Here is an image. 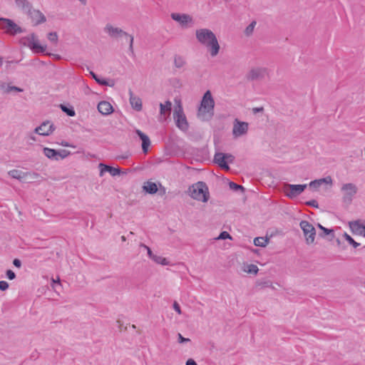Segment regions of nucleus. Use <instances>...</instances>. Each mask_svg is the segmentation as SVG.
I'll list each match as a JSON object with an SVG mask.
<instances>
[{"label": "nucleus", "mask_w": 365, "mask_h": 365, "mask_svg": "<svg viewBox=\"0 0 365 365\" xmlns=\"http://www.w3.org/2000/svg\"><path fill=\"white\" fill-rule=\"evenodd\" d=\"M198 42L205 46L212 57L216 56L220 51V46L215 34L208 29H200L195 31Z\"/></svg>", "instance_id": "nucleus-1"}, {"label": "nucleus", "mask_w": 365, "mask_h": 365, "mask_svg": "<svg viewBox=\"0 0 365 365\" xmlns=\"http://www.w3.org/2000/svg\"><path fill=\"white\" fill-rule=\"evenodd\" d=\"M215 101L211 92L207 91L201 101V105L198 110V117L205 120L212 118L214 114Z\"/></svg>", "instance_id": "nucleus-2"}, {"label": "nucleus", "mask_w": 365, "mask_h": 365, "mask_svg": "<svg viewBox=\"0 0 365 365\" xmlns=\"http://www.w3.org/2000/svg\"><path fill=\"white\" fill-rule=\"evenodd\" d=\"M192 198L198 201L207 202L209 199L208 188L205 182H198L189 189Z\"/></svg>", "instance_id": "nucleus-3"}, {"label": "nucleus", "mask_w": 365, "mask_h": 365, "mask_svg": "<svg viewBox=\"0 0 365 365\" xmlns=\"http://www.w3.org/2000/svg\"><path fill=\"white\" fill-rule=\"evenodd\" d=\"M104 31L108 34L111 38H118L121 36L126 37L129 41V51L133 55V41L134 38L133 36L129 35L125 31H123L121 29L118 27H114L111 24H106L104 28Z\"/></svg>", "instance_id": "nucleus-4"}, {"label": "nucleus", "mask_w": 365, "mask_h": 365, "mask_svg": "<svg viewBox=\"0 0 365 365\" xmlns=\"http://www.w3.org/2000/svg\"><path fill=\"white\" fill-rule=\"evenodd\" d=\"M341 191L342 202L346 205H350L358 192V188L355 184L349 182L342 185Z\"/></svg>", "instance_id": "nucleus-5"}, {"label": "nucleus", "mask_w": 365, "mask_h": 365, "mask_svg": "<svg viewBox=\"0 0 365 365\" xmlns=\"http://www.w3.org/2000/svg\"><path fill=\"white\" fill-rule=\"evenodd\" d=\"M0 26L6 33L11 35L21 34L24 30L9 19L0 18Z\"/></svg>", "instance_id": "nucleus-6"}, {"label": "nucleus", "mask_w": 365, "mask_h": 365, "mask_svg": "<svg viewBox=\"0 0 365 365\" xmlns=\"http://www.w3.org/2000/svg\"><path fill=\"white\" fill-rule=\"evenodd\" d=\"M299 226L303 231L307 244L310 245L314 242L316 230L314 226L308 221L302 220Z\"/></svg>", "instance_id": "nucleus-7"}, {"label": "nucleus", "mask_w": 365, "mask_h": 365, "mask_svg": "<svg viewBox=\"0 0 365 365\" xmlns=\"http://www.w3.org/2000/svg\"><path fill=\"white\" fill-rule=\"evenodd\" d=\"M173 118L175 120L176 126L182 131L188 130L189 125L186 117L183 113L182 106L180 105L175 108L173 113Z\"/></svg>", "instance_id": "nucleus-8"}, {"label": "nucleus", "mask_w": 365, "mask_h": 365, "mask_svg": "<svg viewBox=\"0 0 365 365\" xmlns=\"http://www.w3.org/2000/svg\"><path fill=\"white\" fill-rule=\"evenodd\" d=\"M307 185H292L284 183L283 185V191L286 196L290 199H293L299 195L306 189Z\"/></svg>", "instance_id": "nucleus-9"}, {"label": "nucleus", "mask_w": 365, "mask_h": 365, "mask_svg": "<svg viewBox=\"0 0 365 365\" xmlns=\"http://www.w3.org/2000/svg\"><path fill=\"white\" fill-rule=\"evenodd\" d=\"M249 129V124L246 122H242L238 119H235L233 123L232 135L235 138H237L247 133Z\"/></svg>", "instance_id": "nucleus-10"}, {"label": "nucleus", "mask_w": 365, "mask_h": 365, "mask_svg": "<svg viewBox=\"0 0 365 365\" xmlns=\"http://www.w3.org/2000/svg\"><path fill=\"white\" fill-rule=\"evenodd\" d=\"M55 130L54 125L50 121L47 120L43 122L39 126L36 127L34 133L43 136H48L51 135Z\"/></svg>", "instance_id": "nucleus-11"}, {"label": "nucleus", "mask_w": 365, "mask_h": 365, "mask_svg": "<svg viewBox=\"0 0 365 365\" xmlns=\"http://www.w3.org/2000/svg\"><path fill=\"white\" fill-rule=\"evenodd\" d=\"M170 16L182 27H186L189 23H192V18L186 14L172 13Z\"/></svg>", "instance_id": "nucleus-12"}, {"label": "nucleus", "mask_w": 365, "mask_h": 365, "mask_svg": "<svg viewBox=\"0 0 365 365\" xmlns=\"http://www.w3.org/2000/svg\"><path fill=\"white\" fill-rule=\"evenodd\" d=\"M267 73L266 68L257 67L252 68L247 75V78L250 81L262 79Z\"/></svg>", "instance_id": "nucleus-13"}, {"label": "nucleus", "mask_w": 365, "mask_h": 365, "mask_svg": "<svg viewBox=\"0 0 365 365\" xmlns=\"http://www.w3.org/2000/svg\"><path fill=\"white\" fill-rule=\"evenodd\" d=\"M26 14L31 19L34 25H38L46 20L45 16L39 10L33 8Z\"/></svg>", "instance_id": "nucleus-14"}, {"label": "nucleus", "mask_w": 365, "mask_h": 365, "mask_svg": "<svg viewBox=\"0 0 365 365\" xmlns=\"http://www.w3.org/2000/svg\"><path fill=\"white\" fill-rule=\"evenodd\" d=\"M29 41V46L38 53H44L46 51V46H41L38 41L36 39V36L34 34H32L29 37L27 38Z\"/></svg>", "instance_id": "nucleus-15"}, {"label": "nucleus", "mask_w": 365, "mask_h": 365, "mask_svg": "<svg viewBox=\"0 0 365 365\" xmlns=\"http://www.w3.org/2000/svg\"><path fill=\"white\" fill-rule=\"evenodd\" d=\"M214 162L225 170H229L230 169L227 162L226 161V154L225 153H216L214 156Z\"/></svg>", "instance_id": "nucleus-16"}, {"label": "nucleus", "mask_w": 365, "mask_h": 365, "mask_svg": "<svg viewBox=\"0 0 365 365\" xmlns=\"http://www.w3.org/2000/svg\"><path fill=\"white\" fill-rule=\"evenodd\" d=\"M128 93L130 96V103L132 108L137 111H140L143 108L141 99L139 97L135 96L130 89Z\"/></svg>", "instance_id": "nucleus-17"}, {"label": "nucleus", "mask_w": 365, "mask_h": 365, "mask_svg": "<svg viewBox=\"0 0 365 365\" xmlns=\"http://www.w3.org/2000/svg\"><path fill=\"white\" fill-rule=\"evenodd\" d=\"M98 111L104 115H109L113 112V108L112 105L108 101H101L98 104Z\"/></svg>", "instance_id": "nucleus-18"}, {"label": "nucleus", "mask_w": 365, "mask_h": 365, "mask_svg": "<svg viewBox=\"0 0 365 365\" xmlns=\"http://www.w3.org/2000/svg\"><path fill=\"white\" fill-rule=\"evenodd\" d=\"M135 133L138 135V136L140 138V140H142V149H143V153H147L148 150V148L150 145V140L149 137L140 130H136Z\"/></svg>", "instance_id": "nucleus-19"}, {"label": "nucleus", "mask_w": 365, "mask_h": 365, "mask_svg": "<svg viewBox=\"0 0 365 365\" xmlns=\"http://www.w3.org/2000/svg\"><path fill=\"white\" fill-rule=\"evenodd\" d=\"M100 168V176H103L105 172H108L112 176H115L120 173V170L118 168H115L109 165H106L103 163L99 164Z\"/></svg>", "instance_id": "nucleus-20"}, {"label": "nucleus", "mask_w": 365, "mask_h": 365, "mask_svg": "<svg viewBox=\"0 0 365 365\" xmlns=\"http://www.w3.org/2000/svg\"><path fill=\"white\" fill-rule=\"evenodd\" d=\"M349 227L353 232L365 237V225L361 224L359 221L356 220L350 222Z\"/></svg>", "instance_id": "nucleus-21"}, {"label": "nucleus", "mask_w": 365, "mask_h": 365, "mask_svg": "<svg viewBox=\"0 0 365 365\" xmlns=\"http://www.w3.org/2000/svg\"><path fill=\"white\" fill-rule=\"evenodd\" d=\"M15 3L16 6L26 14L33 8L31 3L28 0H15Z\"/></svg>", "instance_id": "nucleus-22"}, {"label": "nucleus", "mask_w": 365, "mask_h": 365, "mask_svg": "<svg viewBox=\"0 0 365 365\" xmlns=\"http://www.w3.org/2000/svg\"><path fill=\"white\" fill-rule=\"evenodd\" d=\"M0 90L4 93H9L12 91H16V92H22L23 89H21L19 87L11 86L9 84H6L4 82H0Z\"/></svg>", "instance_id": "nucleus-23"}, {"label": "nucleus", "mask_w": 365, "mask_h": 365, "mask_svg": "<svg viewBox=\"0 0 365 365\" xmlns=\"http://www.w3.org/2000/svg\"><path fill=\"white\" fill-rule=\"evenodd\" d=\"M143 188L146 192L152 195L156 193L158 191L156 183L150 181L145 182Z\"/></svg>", "instance_id": "nucleus-24"}, {"label": "nucleus", "mask_w": 365, "mask_h": 365, "mask_svg": "<svg viewBox=\"0 0 365 365\" xmlns=\"http://www.w3.org/2000/svg\"><path fill=\"white\" fill-rule=\"evenodd\" d=\"M57 151L56 150L49 148H44L43 150V154L49 159L57 160Z\"/></svg>", "instance_id": "nucleus-25"}, {"label": "nucleus", "mask_w": 365, "mask_h": 365, "mask_svg": "<svg viewBox=\"0 0 365 365\" xmlns=\"http://www.w3.org/2000/svg\"><path fill=\"white\" fill-rule=\"evenodd\" d=\"M9 175L12 178L21 180L26 176V174L19 170H12L9 172Z\"/></svg>", "instance_id": "nucleus-26"}, {"label": "nucleus", "mask_w": 365, "mask_h": 365, "mask_svg": "<svg viewBox=\"0 0 365 365\" xmlns=\"http://www.w3.org/2000/svg\"><path fill=\"white\" fill-rule=\"evenodd\" d=\"M185 63L186 61L184 57L180 55H175L174 56V65L176 68H182L185 65Z\"/></svg>", "instance_id": "nucleus-27"}, {"label": "nucleus", "mask_w": 365, "mask_h": 365, "mask_svg": "<svg viewBox=\"0 0 365 365\" xmlns=\"http://www.w3.org/2000/svg\"><path fill=\"white\" fill-rule=\"evenodd\" d=\"M90 74L92 76V78L99 84L101 86H113L114 83H109L106 79L100 78L94 72L90 71Z\"/></svg>", "instance_id": "nucleus-28"}, {"label": "nucleus", "mask_w": 365, "mask_h": 365, "mask_svg": "<svg viewBox=\"0 0 365 365\" xmlns=\"http://www.w3.org/2000/svg\"><path fill=\"white\" fill-rule=\"evenodd\" d=\"M172 108V103L170 101H165V103H160V115H165L166 112H170Z\"/></svg>", "instance_id": "nucleus-29"}, {"label": "nucleus", "mask_w": 365, "mask_h": 365, "mask_svg": "<svg viewBox=\"0 0 365 365\" xmlns=\"http://www.w3.org/2000/svg\"><path fill=\"white\" fill-rule=\"evenodd\" d=\"M268 243V239L262 237H255L254 240V244L257 247H265Z\"/></svg>", "instance_id": "nucleus-30"}, {"label": "nucleus", "mask_w": 365, "mask_h": 365, "mask_svg": "<svg viewBox=\"0 0 365 365\" xmlns=\"http://www.w3.org/2000/svg\"><path fill=\"white\" fill-rule=\"evenodd\" d=\"M152 259H153L155 262H156V263H158V264H163V265H167V264H168V262L167 259H166V258H165V257H162V256H160V255H155L153 257Z\"/></svg>", "instance_id": "nucleus-31"}, {"label": "nucleus", "mask_w": 365, "mask_h": 365, "mask_svg": "<svg viewBox=\"0 0 365 365\" xmlns=\"http://www.w3.org/2000/svg\"><path fill=\"white\" fill-rule=\"evenodd\" d=\"M257 24L255 21H252L245 29V34L247 36H250L252 34L255 27Z\"/></svg>", "instance_id": "nucleus-32"}, {"label": "nucleus", "mask_w": 365, "mask_h": 365, "mask_svg": "<svg viewBox=\"0 0 365 365\" xmlns=\"http://www.w3.org/2000/svg\"><path fill=\"white\" fill-rule=\"evenodd\" d=\"M61 110L66 113L68 116L73 117L76 115L75 110L73 108H68L64 105H61Z\"/></svg>", "instance_id": "nucleus-33"}, {"label": "nucleus", "mask_w": 365, "mask_h": 365, "mask_svg": "<svg viewBox=\"0 0 365 365\" xmlns=\"http://www.w3.org/2000/svg\"><path fill=\"white\" fill-rule=\"evenodd\" d=\"M70 154V151L66 150H60L57 151V160L66 158Z\"/></svg>", "instance_id": "nucleus-34"}, {"label": "nucleus", "mask_w": 365, "mask_h": 365, "mask_svg": "<svg viewBox=\"0 0 365 365\" xmlns=\"http://www.w3.org/2000/svg\"><path fill=\"white\" fill-rule=\"evenodd\" d=\"M345 239L346 240V241L350 244L351 245L354 247H357L360 245L359 243L356 242L354 241V240L348 234L346 233H344V235Z\"/></svg>", "instance_id": "nucleus-35"}, {"label": "nucleus", "mask_w": 365, "mask_h": 365, "mask_svg": "<svg viewBox=\"0 0 365 365\" xmlns=\"http://www.w3.org/2000/svg\"><path fill=\"white\" fill-rule=\"evenodd\" d=\"M322 232L319 233V236L321 237H324L326 235H331V237H334V230L332 229H328V228H323L322 230Z\"/></svg>", "instance_id": "nucleus-36"}, {"label": "nucleus", "mask_w": 365, "mask_h": 365, "mask_svg": "<svg viewBox=\"0 0 365 365\" xmlns=\"http://www.w3.org/2000/svg\"><path fill=\"white\" fill-rule=\"evenodd\" d=\"M48 38L51 42L56 43L58 41V35L56 32H50L48 34Z\"/></svg>", "instance_id": "nucleus-37"}, {"label": "nucleus", "mask_w": 365, "mask_h": 365, "mask_svg": "<svg viewBox=\"0 0 365 365\" xmlns=\"http://www.w3.org/2000/svg\"><path fill=\"white\" fill-rule=\"evenodd\" d=\"M247 272L248 273H254L257 274L258 272V267L255 264H250L248 265Z\"/></svg>", "instance_id": "nucleus-38"}, {"label": "nucleus", "mask_w": 365, "mask_h": 365, "mask_svg": "<svg viewBox=\"0 0 365 365\" xmlns=\"http://www.w3.org/2000/svg\"><path fill=\"white\" fill-rule=\"evenodd\" d=\"M231 236L230 235L226 232V231H224V232H222L219 237L217 238V240H225V239H231Z\"/></svg>", "instance_id": "nucleus-39"}, {"label": "nucleus", "mask_w": 365, "mask_h": 365, "mask_svg": "<svg viewBox=\"0 0 365 365\" xmlns=\"http://www.w3.org/2000/svg\"><path fill=\"white\" fill-rule=\"evenodd\" d=\"M229 185L231 189L235 190H244V187L242 185H237L233 182H230L229 183Z\"/></svg>", "instance_id": "nucleus-40"}, {"label": "nucleus", "mask_w": 365, "mask_h": 365, "mask_svg": "<svg viewBox=\"0 0 365 365\" xmlns=\"http://www.w3.org/2000/svg\"><path fill=\"white\" fill-rule=\"evenodd\" d=\"M140 247H143L144 249H145V250H147V252H148V255L149 257L152 259V258H153V257L155 255L153 253V252H152V250H150V248L148 246H147V245H144V244H140Z\"/></svg>", "instance_id": "nucleus-41"}, {"label": "nucleus", "mask_w": 365, "mask_h": 365, "mask_svg": "<svg viewBox=\"0 0 365 365\" xmlns=\"http://www.w3.org/2000/svg\"><path fill=\"white\" fill-rule=\"evenodd\" d=\"M6 277H8V279L10 280H13L16 278L15 273L11 269H8L6 272Z\"/></svg>", "instance_id": "nucleus-42"}, {"label": "nucleus", "mask_w": 365, "mask_h": 365, "mask_svg": "<svg viewBox=\"0 0 365 365\" xmlns=\"http://www.w3.org/2000/svg\"><path fill=\"white\" fill-rule=\"evenodd\" d=\"M9 288V283L6 281H0V290L5 291Z\"/></svg>", "instance_id": "nucleus-43"}, {"label": "nucleus", "mask_w": 365, "mask_h": 365, "mask_svg": "<svg viewBox=\"0 0 365 365\" xmlns=\"http://www.w3.org/2000/svg\"><path fill=\"white\" fill-rule=\"evenodd\" d=\"M178 342L180 344H182V343H185V342H188V341H190V339L183 337L182 336V334H180V333L178 334Z\"/></svg>", "instance_id": "nucleus-44"}, {"label": "nucleus", "mask_w": 365, "mask_h": 365, "mask_svg": "<svg viewBox=\"0 0 365 365\" xmlns=\"http://www.w3.org/2000/svg\"><path fill=\"white\" fill-rule=\"evenodd\" d=\"M306 205H307L309 206L314 207H317V208L319 207L318 202L315 200H312L307 202Z\"/></svg>", "instance_id": "nucleus-45"}, {"label": "nucleus", "mask_w": 365, "mask_h": 365, "mask_svg": "<svg viewBox=\"0 0 365 365\" xmlns=\"http://www.w3.org/2000/svg\"><path fill=\"white\" fill-rule=\"evenodd\" d=\"M321 185V180H313L310 183H309V185L310 187H319V185Z\"/></svg>", "instance_id": "nucleus-46"}, {"label": "nucleus", "mask_w": 365, "mask_h": 365, "mask_svg": "<svg viewBox=\"0 0 365 365\" xmlns=\"http://www.w3.org/2000/svg\"><path fill=\"white\" fill-rule=\"evenodd\" d=\"M173 309H175V312H177L179 314H180L182 312H181V309H180V307L179 305V304L177 302H175L173 303Z\"/></svg>", "instance_id": "nucleus-47"}, {"label": "nucleus", "mask_w": 365, "mask_h": 365, "mask_svg": "<svg viewBox=\"0 0 365 365\" xmlns=\"http://www.w3.org/2000/svg\"><path fill=\"white\" fill-rule=\"evenodd\" d=\"M234 159H235V157L232 155L228 154V153L226 154V161L227 162L232 163H233Z\"/></svg>", "instance_id": "nucleus-48"}, {"label": "nucleus", "mask_w": 365, "mask_h": 365, "mask_svg": "<svg viewBox=\"0 0 365 365\" xmlns=\"http://www.w3.org/2000/svg\"><path fill=\"white\" fill-rule=\"evenodd\" d=\"M13 264H14L15 267H18V268H20V267H21V260H20V259H14L13 260Z\"/></svg>", "instance_id": "nucleus-49"}, {"label": "nucleus", "mask_w": 365, "mask_h": 365, "mask_svg": "<svg viewBox=\"0 0 365 365\" xmlns=\"http://www.w3.org/2000/svg\"><path fill=\"white\" fill-rule=\"evenodd\" d=\"M263 108L262 107H257V108H252V112L253 113H259V112H262L263 111Z\"/></svg>", "instance_id": "nucleus-50"}, {"label": "nucleus", "mask_w": 365, "mask_h": 365, "mask_svg": "<svg viewBox=\"0 0 365 365\" xmlns=\"http://www.w3.org/2000/svg\"><path fill=\"white\" fill-rule=\"evenodd\" d=\"M319 180H321V183L322 182L331 183V178L330 177L322 178V179H320Z\"/></svg>", "instance_id": "nucleus-51"}, {"label": "nucleus", "mask_w": 365, "mask_h": 365, "mask_svg": "<svg viewBox=\"0 0 365 365\" xmlns=\"http://www.w3.org/2000/svg\"><path fill=\"white\" fill-rule=\"evenodd\" d=\"M186 365H197V363L195 362V360L192 359H189L187 361H186Z\"/></svg>", "instance_id": "nucleus-52"}, {"label": "nucleus", "mask_w": 365, "mask_h": 365, "mask_svg": "<svg viewBox=\"0 0 365 365\" xmlns=\"http://www.w3.org/2000/svg\"><path fill=\"white\" fill-rule=\"evenodd\" d=\"M129 155H130L129 154L126 153L125 155L118 156V159H127L129 157Z\"/></svg>", "instance_id": "nucleus-53"}, {"label": "nucleus", "mask_w": 365, "mask_h": 365, "mask_svg": "<svg viewBox=\"0 0 365 365\" xmlns=\"http://www.w3.org/2000/svg\"><path fill=\"white\" fill-rule=\"evenodd\" d=\"M60 284V279H59V278H58V279H57V280H54V279H53V284H52V287H54V284Z\"/></svg>", "instance_id": "nucleus-54"}, {"label": "nucleus", "mask_w": 365, "mask_h": 365, "mask_svg": "<svg viewBox=\"0 0 365 365\" xmlns=\"http://www.w3.org/2000/svg\"><path fill=\"white\" fill-rule=\"evenodd\" d=\"M78 1H81L83 5H86L87 3V0H78Z\"/></svg>", "instance_id": "nucleus-55"}, {"label": "nucleus", "mask_w": 365, "mask_h": 365, "mask_svg": "<svg viewBox=\"0 0 365 365\" xmlns=\"http://www.w3.org/2000/svg\"><path fill=\"white\" fill-rule=\"evenodd\" d=\"M317 227H318L321 230H323V228H324V227H323V226H322V225H320V224H318Z\"/></svg>", "instance_id": "nucleus-56"}, {"label": "nucleus", "mask_w": 365, "mask_h": 365, "mask_svg": "<svg viewBox=\"0 0 365 365\" xmlns=\"http://www.w3.org/2000/svg\"><path fill=\"white\" fill-rule=\"evenodd\" d=\"M3 65V58L0 56V67Z\"/></svg>", "instance_id": "nucleus-57"}, {"label": "nucleus", "mask_w": 365, "mask_h": 365, "mask_svg": "<svg viewBox=\"0 0 365 365\" xmlns=\"http://www.w3.org/2000/svg\"><path fill=\"white\" fill-rule=\"evenodd\" d=\"M62 145H64V146H66V147H69L70 146L68 145V143H62Z\"/></svg>", "instance_id": "nucleus-58"}, {"label": "nucleus", "mask_w": 365, "mask_h": 365, "mask_svg": "<svg viewBox=\"0 0 365 365\" xmlns=\"http://www.w3.org/2000/svg\"><path fill=\"white\" fill-rule=\"evenodd\" d=\"M122 241H125V237L124 236L121 237Z\"/></svg>", "instance_id": "nucleus-59"}, {"label": "nucleus", "mask_w": 365, "mask_h": 365, "mask_svg": "<svg viewBox=\"0 0 365 365\" xmlns=\"http://www.w3.org/2000/svg\"><path fill=\"white\" fill-rule=\"evenodd\" d=\"M31 138L33 140H36V138L34 137H31Z\"/></svg>", "instance_id": "nucleus-60"}, {"label": "nucleus", "mask_w": 365, "mask_h": 365, "mask_svg": "<svg viewBox=\"0 0 365 365\" xmlns=\"http://www.w3.org/2000/svg\"><path fill=\"white\" fill-rule=\"evenodd\" d=\"M364 287H365V284H364Z\"/></svg>", "instance_id": "nucleus-61"}]
</instances>
